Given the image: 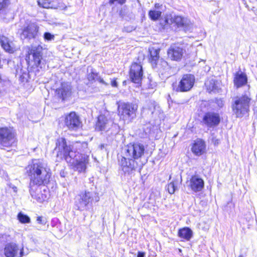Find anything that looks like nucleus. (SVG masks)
I'll use <instances>...</instances> for the list:
<instances>
[{
	"mask_svg": "<svg viewBox=\"0 0 257 257\" xmlns=\"http://www.w3.org/2000/svg\"><path fill=\"white\" fill-rule=\"evenodd\" d=\"M87 144L76 142L72 146H67L66 140L63 138H58L56 143L55 150L57 152V157L65 159L72 164L75 170L78 172H84L86 165L89 162V156L81 152L82 148H87Z\"/></svg>",
	"mask_w": 257,
	"mask_h": 257,
	"instance_id": "nucleus-1",
	"label": "nucleus"
},
{
	"mask_svg": "<svg viewBox=\"0 0 257 257\" xmlns=\"http://www.w3.org/2000/svg\"><path fill=\"white\" fill-rule=\"evenodd\" d=\"M30 179L29 184H47L51 176V170L43 160H33L26 167Z\"/></svg>",
	"mask_w": 257,
	"mask_h": 257,
	"instance_id": "nucleus-2",
	"label": "nucleus"
},
{
	"mask_svg": "<svg viewBox=\"0 0 257 257\" xmlns=\"http://www.w3.org/2000/svg\"><path fill=\"white\" fill-rule=\"evenodd\" d=\"M250 100L251 97L249 92H245L243 95L234 98L232 103V109L237 117H242L248 113L249 111Z\"/></svg>",
	"mask_w": 257,
	"mask_h": 257,
	"instance_id": "nucleus-3",
	"label": "nucleus"
},
{
	"mask_svg": "<svg viewBox=\"0 0 257 257\" xmlns=\"http://www.w3.org/2000/svg\"><path fill=\"white\" fill-rule=\"evenodd\" d=\"M42 51L43 48L40 45L32 46L26 58L29 66L39 68L43 70L45 69L46 62L42 58Z\"/></svg>",
	"mask_w": 257,
	"mask_h": 257,
	"instance_id": "nucleus-4",
	"label": "nucleus"
},
{
	"mask_svg": "<svg viewBox=\"0 0 257 257\" xmlns=\"http://www.w3.org/2000/svg\"><path fill=\"white\" fill-rule=\"evenodd\" d=\"M119 170L126 176L132 177L135 175L139 168V163L135 160L130 157L121 156L118 159Z\"/></svg>",
	"mask_w": 257,
	"mask_h": 257,
	"instance_id": "nucleus-5",
	"label": "nucleus"
},
{
	"mask_svg": "<svg viewBox=\"0 0 257 257\" xmlns=\"http://www.w3.org/2000/svg\"><path fill=\"white\" fill-rule=\"evenodd\" d=\"M138 108L135 103L120 102L118 104V114L122 120L131 121L136 117Z\"/></svg>",
	"mask_w": 257,
	"mask_h": 257,
	"instance_id": "nucleus-6",
	"label": "nucleus"
},
{
	"mask_svg": "<svg viewBox=\"0 0 257 257\" xmlns=\"http://www.w3.org/2000/svg\"><path fill=\"white\" fill-rule=\"evenodd\" d=\"M145 153V146L140 143H131L126 146L124 150V155L126 157L132 158L138 162L144 156Z\"/></svg>",
	"mask_w": 257,
	"mask_h": 257,
	"instance_id": "nucleus-7",
	"label": "nucleus"
},
{
	"mask_svg": "<svg viewBox=\"0 0 257 257\" xmlns=\"http://www.w3.org/2000/svg\"><path fill=\"white\" fill-rule=\"evenodd\" d=\"M95 193L92 191L85 190L81 192L76 196L75 207L80 211L86 209V207L93 200Z\"/></svg>",
	"mask_w": 257,
	"mask_h": 257,
	"instance_id": "nucleus-8",
	"label": "nucleus"
},
{
	"mask_svg": "<svg viewBox=\"0 0 257 257\" xmlns=\"http://www.w3.org/2000/svg\"><path fill=\"white\" fill-rule=\"evenodd\" d=\"M16 142L15 135L12 128L7 127L0 128V145L4 148H10Z\"/></svg>",
	"mask_w": 257,
	"mask_h": 257,
	"instance_id": "nucleus-9",
	"label": "nucleus"
},
{
	"mask_svg": "<svg viewBox=\"0 0 257 257\" xmlns=\"http://www.w3.org/2000/svg\"><path fill=\"white\" fill-rule=\"evenodd\" d=\"M64 123L70 131H77L82 127V122L79 116L74 111L65 115Z\"/></svg>",
	"mask_w": 257,
	"mask_h": 257,
	"instance_id": "nucleus-10",
	"label": "nucleus"
},
{
	"mask_svg": "<svg viewBox=\"0 0 257 257\" xmlns=\"http://www.w3.org/2000/svg\"><path fill=\"white\" fill-rule=\"evenodd\" d=\"M29 253L25 251L23 245L20 249L18 244L14 242L7 243L4 248V254L6 257H23Z\"/></svg>",
	"mask_w": 257,
	"mask_h": 257,
	"instance_id": "nucleus-11",
	"label": "nucleus"
},
{
	"mask_svg": "<svg viewBox=\"0 0 257 257\" xmlns=\"http://www.w3.org/2000/svg\"><path fill=\"white\" fill-rule=\"evenodd\" d=\"M195 82V77L193 75L187 74L184 75L180 81L176 91L178 92H187L193 86Z\"/></svg>",
	"mask_w": 257,
	"mask_h": 257,
	"instance_id": "nucleus-12",
	"label": "nucleus"
},
{
	"mask_svg": "<svg viewBox=\"0 0 257 257\" xmlns=\"http://www.w3.org/2000/svg\"><path fill=\"white\" fill-rule=\"evenodd\" d=\"M220 120L221 117L218 113L208 111L204 114L201 122L207 127L211 128L217 126Z\"/></svg>",
	"mask_w": 257,
	"mask_h": 257,
	"instance_id": "nucleus-13",
	"label": "nucleus"
},
{
	"mask_svg": "<svg viewBox=\"0 0 257 257\" xmlns=\"http://www.w3.org/2000/svg\"><path fill=\"white\" fill-rule=\"evenodd\" d=\"M186 52L183 46L180 44L172 45L167 51L168 57L171 60L180 61Z\"/></svg>",
	"mask_w": 257,
	"mask_h": 257,
	"instance_id": "nucleus-14",
	"label": "nucleus"
},
{
	"mask_svg": "<svg viewBox=\"0 0 257 257\" xmlns=\"http://www.w3.org/2000/svg\"><path fill=\"white\" fill-rule=\"evenodd\" d=\"M72 87L68 82H62L56 89L55 92L58 97L63 101L69 100L72 94Z\"/></svg>",
	"mask_w": 257,
	"mask_h": 257,
	"instance_id": "nucleus-15",
	"label": "nucleus"
},
{
	"mask_svg": "<svg viewBox=\"0 0 257 257\" xmlns=\"http://www.w3.org/2000/svg\"><path fill=\"white\" fill-rule=\"evenodd\" d=\"M39 27L35 23L30 22L24 26L21 34V39H34L37 36Z\"/></svg>",
	"mask_w": 257,
	"mask_h": 257,
	"instance_id": "nucleus-16",
	"label": "nucleus"
},
{
	"mask_svg": "<svg viewBox=\"0 0 257 257\" xmlns=\"http://www.w3.org/2000/svg\"><path fill=\"white\" fill-rule=\"evenodd\" d=\"M161 24L163 25L175 24L178 27H183L188 25L189 21L187 19L181 16L169 14L165 16L164 22Z\"/></svg>",
	"mask_w": 257,
	"mask_h": 257,
	"instance_id": "nucleus-17",
	"label": "nucleus"
},
{
	"mask_svg": "<svg viewBox=\"0 0 257 257\" xmlns=\"http://www.w3.org/2000/svg\"><path fill=\"white\" fill-rule=\"evenodd\" d=\"M143 75L142 66L137 63H133L130 71V76L132 81L134 83H139L141 81Z\"/></svg>",
	"mask_w": 257,
	"mask_h": 257,
	"instance_id": "nucleus-18",
	"label": "nucleus"
},
{
	"mask_svg": "<svg viewBox=\"0 0 257 257\" xmlns=\"http://www.w3.org/2000/svg\"><path fill=\"white\" fill-rule=\"evenodd\" d=\"M45 184H29V192L31 197L38 202L42 203L47 199V195L41 193L40 186Z\"/></svg>",
	"mask_w": 257,
	"mask_h": 257,
	"instance_id": "nucleus-19",
	"label": "nucleus"
},
{
	"mask_svg": "<svg viewBox=\"0 0 257 257\" xmlns=\"http://www.w3.org/2000/svg\"><path fill=\"white\" fill-rule=\"evenodd\" d=\"M113 124L112 121L104 115H100L96 124V128L99 131H107Z\"/></svg>",
	"mask_w": 257,
	"mask_h": 257,
	"instance_id": "nucleus-20",
	"label": "nucleus"
},
{
	"mask_svg": "<svg viewBox=\"0 0 257 257\" xmlns=\"http://www.w3.org/2000/svg\"><path fill=\"white\" fill-rule=\"evenodd\" d=\"M204 181L198 176L194 175L190 180L189 186L194 192L200 191L204 187Z\"/></svg>",
	"mask_w": 257,
	"mask_h": 257,
	"instance_id": "nucleus-21",
	"label": "nucleus"
},
{
	"mask_svg": "<svg viewBox=\"0 0 257 257\" xmlns=\"http://www.w3.org/2000/svg\"><path fill=\"white\" fill-rule=\"evenodd\" d=\"M205 142L201 139H197L194 143L191 150L194 154L199 156L205 152Z\"/></svg>",
	"mask_w": 257,
	"mask_h": 257,
	"instance_id": "nucleus-22",
	"label": "nucleus"
},
{
	"mask_svg": "<svg viewBox=\"0 0 257 257\" xmlns=\"http://www.w3.org/2000/svg\"><path fill=\"white\" fill-rule=\"evenodd\" d=\"M87 79L91 83H93L95 81H98L100 83L105 85H108V83L105 82L104 80L99 75V73L92 68H91L90 69H88Z\"/></svg>",
	"mask_w": 257,
	"mask_h": 257,
	"instance_id": "nucleus-23",
	"label": "nucleus"
},
{
	"mask_svg": "<svg viewBox=\"0 0 257 257\" xmlns=\"http://www.w3.org/2000/svg\"><path fill=\"white\" fill-rule=\"evenodd\" d=\"M0 44L2 47L7 52L13 53L16 50L13 42L5 36H0Z\"/></svg>",
	"mask_w": 257,
	"mask_h": 257,
	"instance_id": "nucleus-24",
	"label": "nucleus"
},
{
	"mask_svg": "<svg viewBox=\"0 0 257 257\" xmlns=\"http://www.w3.org/2000/svg\"><path fill=\"white\" fill-rule=\"evenodd\" d=\"M247 78L246 75L241 71L237 72L234 77V84L237 87L239 88L247 83Z\"/></svg>",
	"mask_w": 257,
	"mask_h": 257,
	"instance_id": "nucleus-25",
	"label": "nucleus"
},
{
	"mask_svg": "<svg viewBox=\"0 0 257 257\" xmlns=\"http://www.w3.org/2000/svg\"><path fill=\"white\" fill-rule=\"evenodd\" d=\"M38 5L45 9H58L59 5L56 1H49V0H38L37 1Z\"/></svg>",
	"mask_w": 257,
	"mask_h": 257,
	"instance_id": "nucleus-26",
	"label": "nucleus"
},
{
	"mask_svg": "<svg viewBox=\"0 0 257 257\" xmlns=\"http://www.w3.org/2000/svg\"><path fill=\"white\" fill-rule=\"evenodd\" d=\"M178 234L180 238L188 241L193 236V231L190 228L185 227L180 229L178 231Z\"/></svg>",
	"mask_w": 257,
	"mask_h": 257,
	"instance_id": "nucleus-27",
	"label": "nucleus"
},
{
	"mask_svg": "<svg viewBox=\"0 0 257 257\" xmlns=\"http://www.w3.org/2000/svg\"><path fill=\"white\" fill-rule=\"evenodd\" d=\"M205 84L208 91H218L219 83L213 78L207 80Z\"/></svg>",
	"mask_w": 257,
	"mask_h": 257,
	"instance_id": "nucleus-28",
	"label": "nucleus"
},
{
	"mask_svg": "<svg viewBox=\"0 0 257 257\" xmlns=\"http://www.w3.org/2000/svg\"><path fill=\"white\" fill-rule=\"evenodd\" d=\"M150 54V61L153 67L156 66L157 65V62L159 58V49H155L152 48L149 50Z\"/></svg>",
	"mask_w": 257,
	"mask_h": 257,
	"instance_id": "nucleus-29",
	"label": "nucleus"
},
{
	"mask_svg": "<svg viewBox=\"0 0 257 257\" xmlns=\"http://www.w3.org/2000/svg\"><path fill=\"white\" fill-rule=\"evenodd\" d=\"M157 105L154 102H148L146 106L143 107V113L152 115L155 112Z\"/></svg>",
	"mask_w": 257,
	"mask_h": 257,
	"instance_id": "nucleus-30",
	"label": "nucleus"
},
{
	"mask_svg": "<svg viewBox=\"0 0 257 257\" xmlns=\"http://www.w3.org/2000/svg\"><path fill=\"white\" fill-rule=\"evenodd\" d=\"M161 14L160 11L151 10L149 12V16L151 20L156 21L161 17Z\"/></svg>",
	"mask_w": 257,
	"mask_h": 257,
	"instance_id": "nucleus-31",
	"label": "nucleus"
},
{
	"mask_svg": "<svg viewBox=\"0 0 257 257\" xmlns=\"http://www.w3.org/2000/svg\"><path fill=\"white\" fill-rule=\"evenodd\" d=\"M18 218L23 223H29L30 222V217L21 212L18 214Z\"/></svg>",
	"mask_w": 257,
	"mask_h": 257,
	"instance_id": "nucleus-32",
	"label": "nucleus"
},
{
	"mask_svg": "<svg viewBox=\"0 0 257 257\" xmlns=\"http://www.w3.org/2000/svg\"><path fill=\"white\" fill-rule=\"evenodd\" d=\"M167 189L169 193L171 194H173L177 189V186L174 182H171L168 185Z\"/></svg>",
	"mask_w": 257,
	"mask_h": 257,
	"instance_id": "nucleus-33",
	"label": "nucleus"
},
{
	"mask_svg": "<svg viewBox=\"0 0 257 257\" xmlns=\"http://www.w3.org/2000/svg\"><path fill=\"white\" fill-rule=\"evenodd\" d=\"M44 38L46 40L51 41L54 40V36L49 32H46L44 34Z\"/></svg>",
	"mask_w": 257,
	"mask_h": 257,
	"instance_id": "nucleus-34",
	"label": "nucleus"
},
{
	"mask_svg": "<svg viewBox=\"0 0 257 257\" xmlns=\"http://www.w3.org/2000/svg\"><path fill=\"white\" fill-rule=\"evenodd\" d=\"M159 66H162L163 68V69L168 70L169 69V66L167 62L164 60H162L161 61V64H159Z\"/></svg>",
	"mask_w": 257,
	"mask_h": 257,
	"instance_id": "nucleus-35",
	"label": "nucleus"
},
{
	"mask_svg": "<svg viewBox=\"0 0 257 257\" xmlns=\"http://www.w3.org/2000/svg\"><path fill=\"white\" fill-rule=\"evenodd\" d=\"M126 2V0H109V3L110 5L113 4L115 2H117L120 5H123Z\"/></svg>",
	"mask_w": 257,
	"mask_h": 257,
	"instance_id": "nucleus-36",
	"label": "nucleus"
},
{
	"mask_svg": "<svg viewBox=\"0 0 257 257\" xmlns=\"http://www.w3.org/2000/svg\"><path fill=\"white\" fill-rule=\"evenodd\" d=\"M7 2L8 0H0V10L6 7Z\"/></svg>",
	"mask_w": 257,
	"mask_h": 257,
	"instance_id": "nucleus-37",
	"label": "nucleus"
},
{
	"mask_svg": "<svg viewBox=\"0 0 257 257\" xmlns=\"http://www.w3.org/2000/svg\"><path fill=\"white\" fill-rule=\"evenodd\" d=\"M37 221L38 223L41 224H45L46 223L45 219H44L43 217L42 216H38Z\"/></svg>",
	"mask_w": 257,
	"mask_h": 257,
	"instance_id": "nucleus-38",
	"label": "nucleus"
},
{
	"mask_svg": "<svg viewBox=\"0 0 257 257\" xmlns=\"http://www.w3.org/2000/svg\"><path fill=\"white\" fill-rule=\"evenodd\" d=\"M111 85L112 87H116L117 86V82L115 78L113 79L111 81Z\"/></svg>",
	"mask_w": 257,
	"mask_h": 257,
	"instance_id": "nucleus-39",
	"label": "nucleus"
},
{
	"mask_svg": "<svg viewBox=\"0 0 257 257\" xmlns=\"http://www.w3.org/2000/svg\"><path fill=\"white\" fill-rule=\"evenodd\" d=\"M216 103L217 104L218 106L220 107H222L223 105V101L221 99H217Z\"/></svg>",
	"mask_w": 257,
	"mask_h": 257,
	"instance_id": "nucleus-40",
	"label": "nucleus"
},
{
	"mask_svg": "<svg viewBox=\"0 0 257 257\" xmlns=\"http://www.w3.org/2000/svg\"><path fill=\"white\" fill-rule=\"evenodd\" d=\"M145 253L143 252L139 251L138 253L137 257H144Z\"/></svg>",
	"mask_w": 257,
	"mask_h": 257,
	"instance_id": "nucleus-41",
	"label": "nucleus"
},
{
	"mask_svg": "<svg viewBox=\"0 0 257 257\" xmlns=\"http://www.w3.org/2000/svg\"><path fill=\"white\" fill-rule=\"evenodd\" d=\"M254 117L257 119V106L254 108Z\"/></svg>",
	"mask_w": 257,
	"mask_h": 257,
	"instance_id": "nucleus-42",
	"label": "nucleus"
},
{
	"mask_svg": "<svg viewBox=\"0 0 257 257\" xmlns=\"http://www.w3.org/2000/svg\"><path fill=\"white\" fill-rule=\"evenodd\" d=\"M160 7H161V5H160L159 4L157 3V4H156L155 5V8L156 9H160Z\"/></svg>",
	"mask_w": 257,
	"mask_h": 257,
	"instance_id": "nucleus-43",
	"label": "nucleus"
},
{
	"mask_svg": "<svg viewBox=\"0 0 257 257\" xmlns=\"http://www.w3.org/2000/svg\"><path fill=\"white\" fill-rule=\"evenodd\" d=\"M105 148V145L104 144H101L100 146H99V148L101 149V150H102L103 149H104Z\"/></svg>",
	"mask_w": 257,
	"mask_h": 257,
	"instance_id": "nucleus-44",
	"label": "nucleus"
},
{
	"mask_svg": "<svg viewBox=\"0 0 257 257\" xmlns=\"http://www.w3.org/2000/svg\"><path fill=\"white\" fill-rule=\"evenodd\" d=\"M99 201V198L98 197H95V201L97 202Z\"/></svg>",
	"mask_w": 257,
	"mask_h": 257,
	"instance_id": "nucleus-45",
	"label": "nucleus"
},
{
	"mask_svg": "<svg viewBox=\"0 0 257 257\" xmlns=\"http://www.w3.org/2000/svg\"><path fill=\"white\" fill-rule=\"evenodd\" d=\"M13 189H14V191L15 192H17V187H14Z\"/></svg>",
	"mask_w": 257,
	"mask_h": 257,
	"instance_id": "nucleus-46",
	"label": "nucleus"
},
{
	"mask_svg": "<svg viewBox=\"0 0 257 257\" xmlns=\"http://www.w3.org/2000/svg\"><path fill=\"white\" fill-rule=\"evenodd\" d=\"M238 257H244L243 255L242 254H240L239 255Z\"/></svg>",
	"mask_w": 257,
	"mask_h": 257,
	"instance_id": "nucleus-47",
	"label": "nucleus"
},
{
	"mask_svg": "<svg viewBox=\"0 0 257 257\" xmlns=\"http://www.w3.org/2000/svg\"><path fill=\"white\" fill-rule=\"evenodd\" d=\"M125 83H126V81H124L123 82V84H125Z\"/></svg>",
	"mask_w": 257,
	"mask_h": 257,
	"instance_id": "nucleus-48",
	"label": "nucleus"
}]
</instances>
